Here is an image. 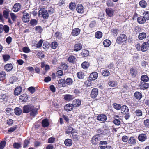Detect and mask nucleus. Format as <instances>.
I'll return each instance as SVG.
<instances>
[{
  "mask_svg": "<svg viewBox=\"0 0 149 149\" xmlns=\"http://www.w3.org/2000/svg\"><path fill=\"white\" fill-rule=\"evenodd\" d=\"M141 80L143 82H147L149 80L148 77L146 75H143L141 77Z\"/></svg>",
  "mask_w": 149,
  "mask_h": 149,
  "instance_id": "473e14b6",
  "label": "nucleus"
},
{
  "mask_svg": "<svg viewBox=\"0 0 149 149\" xmlns=\"http://www.w3.org/2000/svg\"><path fill=\"white\" fill-rule=\"evenodd\" d=\"M42 43L43 40H40L36 44V47L38 48L41 47L42 46Z\"/></svg>",
  "mask_w": 149,
  "mask_h": 149,
  "instance_id": "69168bd1",
  "label": "nucleus"
},
{
  "mask_svg": "<svg viewBox=\"0 0 149 149\" xmlns=\"http://www.w3.org/2000/svg\"><path fill=\"white\" fill-rule=\"evenodd\" d=\"M144 124L146 127H149V120H145L144 121Z\"/></svg>",
  "mask_w": 149,
  "mask_h": 149,
  "instance_id": "774afa93",
  "label": "nucleus"
},
{
  "mask_svg": "<svg viewBox=\"0 0 149 149\" xmlns=\"http://www.w3.org/2000/svg\"><path fill=\"white\" fill-rule=\"evenodd\" d=\"M15 114L17 115H20L22 113V109L19 107H16L14 109Z\"/></svg>",
  "mask_w": 149,
  "mask_h": 149,
  "instance_id": "a878e982",
  "label": "nucleus"
},
{
  "mask_svg": "<svg viewBox=\"0 0 149 149\" xmlns=\"http://www.w3.org/2000/svg\"><path fill=\"white\" fill-rule=\"evenodd\" d=\"M135 113L136 114V116H142V111L140 110H136L135 112Z\"/></svg>",
  "mask_w": 149,
  "mask_h": 149,
  "instance_id": "6e6d98bb",
  "label": "nucleus"
},
{
  "mask_svg": "<svg viewBox=\"0 0 149 149\" xmlns=\"http://www.w3.org/2000/svg\"><path fill=\"white\" fill-rule=\"evenodd\" d=\"M76 58L75 56H71L68 58V61L70 62H71L72 63H74Z\"/></svg>",
  "mask_w": 149,
  "mask_h": 149,
  "instance_id": "79ce46f5",
  "label": "nucleus"
},
{
  "mask_svg": "<svg viewBox=\"0 0 149 149\" xmlns=\"http://www.w3.org/2000/svg\"><path fill=\"white\" fill-rule=\"evenodd\" d=\"M9 13V12L6 10L4 11L3 13L4 17L6 19H7L8 17Z\"/></svg>",
  "mask_w": 149,
  "mask_h": 149,
  "instance_id": "13d9d810",
  "label": "nucleus"
},
{
  "mask_svg": "<svg viewBox=\"0 0 149 149\" xmlns=\"http://www.w3.org/2000/svg\"><path fill=\"white\" fill-rule=\"evenodd\" d=\"M77 75L79 79H83L84 77V74L81 72L77 73Z\"/></svg>",
  "mask_w": 149,
  "mask_h": 149,
  "instance_id": "3c124183",
  "label": "nucleus"
},
{
  "mask_svg": "<svg viewBox=\"0 0 149 149\" xmlns=\"http://www.w3.org/2000/svg\"><path fill=\"white\" fill-rule=\"evenodd\" d=\"M3 30H4L5 33H7L9 31V28L7 25H5L3 26Z\"/></svg>",
  "mask_w": 149,
  "mask_h": 149,
  "instance_id": "e2e57ef3",
  "label": "nucleus"
},
{
  "mask_svg": "<svg viewBox=\"0 0 149 149\" xmlns=\"http://www.w3.org/2000/svg\"><path fill=\"white\" fill-rule=\"evenodd\" d=\"M130 72L131 76L133 77H135L137 73L136 70L134 68H131L130 70Z\"/></svg>",
  "mask_w": 149,
  "mask_h": 149,
  "instance_id": "c85d7f7f",
  "label": "nucleus"
},
{
  "mask_svg": "<svg viewBox=\"0 0 149 149\" xmlns=\"http://www.w3.org/2000/svg\"><path fill=\"white\" fill-rule=\"evenodd\" d=\"M98 89L97 88H93L92 90L91 96L93 98H95L98 95Z\"/></svg>",
  "mask_w": 149,
  "mask_h": 149,
  "instance_id": "1a4fd4ad",
  "label": "nucleus"
},
{
  "mask_svg": "<svg viewBox=\"0 0 149 149\" xmlns=\"http://www.w3.org/2000/svg\"><path fill=\"white\" fill-rule=\"evenodd\" d=\"M108 84L110 86L112 87H116L117 86V82L113 81H111L109 82Z\"/></svg>",
  "mask_w": 149,
  "mask_h": 149,
  "instance_id": "49530a36",
  "label": "nucleus"
},
{
  "mask_svg": "<svg viewBox=\"0 0 149 149\" xmlns=\"http://www.w3.org/2000/svg\"><path fill=\"white\" fill-rule=\"evenodd\" d=\"M111 42L109 40H106L103 42V44L106 47H109L111 45Z\"/></svg>",
  "mask_w": 149,
  "mask_h": 149,
  "instance_id": "2f4dec72",
  "label": "nucleus"
},
{
  "mask_svg": "<svg viewBox=\"0 0 149 149\" xmlns=\"http://www.w3.org/2000/svg\"><path fill=\"white\" fill-rule=\"evenodd\" d=\"M65 81V84H67L68 85H70L72 84L73 83V81L71 78H68Z\"/></svg>",
  "mask_w": 149,
  "mask_h": 149,
  "instance_id": "58836bf2",
  "label": "nucleus"
},
{
  "mask_svg": "<svg viewBox=\"0 0 149 149\" xmlns=\"http://www.w3.org/2000/svg\"><path fill=\"white\" fill-rule=\"evenodd\" d=\"M72 141L70 139H66L64 141V144L68 146H70L72 144Z\"/></svg>",
  "mask_w": 149,
  "mask_h": 149,
  "instance_id": "cd10ccee",
  "label": "nucleus"
},
{
  "mask_svg": "<svg viewBox=\"0 0 149 149\" xmlns=\"http://www.w3.org/2000/svg\"><path fill=\"white\" fill-rule=\"evenodd\" d=\"M76 5L75 3H70L69 5V8L71 10H73L75 9Z\"/></svg>",
  "mask_w": 149,
  "mask_h": 149,
  "instance_id": "de8ad7c7",
  "label": "nucleus"
},
{
  "mask_svg": "<svg viewBox=\"0 0 149 149\" xmlns=\"http://www.w3.org/2000/svg\"><path fill=\"white\" fill-rule=\"evenodd\" d=\"M113 106L115 109L117 110L121 109L122 107L120 105L116 103L113 104Z\"/></svg>",
  "mask_w": 149,
  "mask_h": 149,
  "instance_id": "09e8293b",
  "label": "nucleus"
},
{
  "mask_svg": "<svg viewBox=\"0 0 149 149\" xmlns=\"http://www.w3.org/2000/svg\"><path fill=\"white\" fill-rule=\"evenodd\" d=\"M13 147L14 148L18 149L20 148L21 147V145L20 144L18 143L15 142L13 145Z\"/></svg>",
  "mask_w": 149,
  "mask_h": 149,
  "instance_id": "052dcab7",
  "label": "nucleus"
},
{
  "mask_svg": "<svg viewBox=\"0 0 149 149\" xmlns=\"http://www.w3.org/2000/svg\"><path fill=\"white\" fill-rule=\"evenodd\" d=\"M38 13L39 15H41L45 19H47L49 16L47 11L44 9L40 10Z\"/></svg>",
  "mask_w": 149,
  "mask_h": 149,
  "instance_id": "20e7f679",
  "label": "nucleus"
},
{
  "mask_svg": "<svg viewBox=\"0 0 149 149\" xmlns=\"http://www.w3.org/2000/svg\"><path fill=\"white\" fill-rule=\"evenodd\" d=\"M82 48V46L81 45L80 43H78L75 45L74 50L76 51H78L81 50Z\"/></svg>",
  "mask_w": 149,
  "mask_h": 149,
  "instance_id": "393cba45",
  "label": "nucleus"
},
{
  "mask_svg": "<svg viewBox=\"0 0 149 149\" xmlns=\"http://www.w3.org/2000/svg\"><path fill=\"white\" fill-rule=\"evenodd\" d=\"M146 20L143 16L139 17L137 19V21L138 23L140 24H142L146 22Z\"/></svg>",
  "mask_w": 149,
  "mask_h": 149,
  "instance_id": "b1692460",
  "label": "nucleus"
},
{
  "mask_svg": "<svg viewBox=\"0 0 149 149\" xmlns=\"http://www.w3.org/2000/svg\"><path fill=\"white\" fill-rule=\"evenodd\" d=\"M143 17L146 20L149 19V11H146L143 13Z\"/></svg>",
  "mask_w": 149,
  "mask_h": 149,
  "instance_id": "c9c22d12",
  "label": "nucleus"
},
{
  "mask_svg": "<svg viewBox=\"0 0 149 149\" xmlns=\"http://www.w3.org/2000/svg\"><path fill=\"white\" fill-rule=\"evenodd\" d=\"M42 125L44 127H47L48 126L49 123L47 119H44L42 121Z\"/></svg>",
  "mask_w": 149,
  "mask_h": 149,
  "instance_id": "c756f323",
  "label": "nucleus"
},
{
  "mask_svg": "<svg viewBox=\"0 0 149 149\" xmlns=\"http://www.w3.org/2000/svg\"><path fill=\"white\" fill-rule=\"evenodd\" d=\"M76 9L78 13H79L82 14L84 12L83 7L81 4L77 5Z\"/></svg>",
  "mask_w": 149,
  "mask_h": 149,
  "instance_id": "ddd939ff",
  "label": "nucleus"
},
{
  "mask_svg": "<svg viewBox=\"0 0 149 149\" xmlns=\"http://www.w3.org/2000/svg\"><path fill=\"white\" fill-rule=\"evenodd\" d=\"M107 130L106 129H104L103 130H102L101 129H99L97 130L98 133L102 134L103 135H105L106 134V132L107 131Z\"/></svg>",
  "mask_w": 149,
  "mask_h": 149,
  "instance_id": "603ef678",
  "label": "nucleus"
},
{
  "mask_svg": "<svg viewBox=\"0 0 149 149\" xmlns=\"http://www.w3.org/2000/svg\"><path fill=\"white\" fill-rule=\"evenodd\" d=\"M135 97L138 100H140L142 97V94L139 92H136L134 93Z\"/></svg>",
  "mask_w": 149,
  "mask_h": 149,
  "instance_id": "5701e85b",
  "label": "nucleus"
},
{
  "mask_svg": "<svg viewBox=\"0 0 149 149\" xmlns=\"http://www.w3.org/2000/svg\"><path fill=\"white\" fill-rule=\"evenodd\" d=\"M146 36V34L145 32L140 33L138 36L139 39L141 40L145 38Z\"/></svg>",
  "mask_w": 149,
  "mask_h": 149,
  "instance_id": "412c9836",
  "label": "nucleus"
},
{
  "mask_svg": "<svg viewBox=\"0 0 149 149\" xmlns=\"http://www.w3.org/2000/svg\"><path fill=\"white\" fill-rule=\"evenodd\" d=\"M23 17L22 20L24 22H27L29 20V16L28 13L26 12V11H24L22 13Z\"/></svg>",
  "mask_w": 149,
  "mask_h": 149,
  "instance_id": "39448f33",
  "label": "nucleus"
},
{
  "mask_svg": "<svg viewBox=\"0 0 149 149\" xmlns=\"http://www.w3.org/2000/svg\"><path fill=\"white\" fill-rule=\"evenodd\" d=\"M58 83L60 84V85H62V86L63 87L66 86L65 81L64 79H61L60 80L58 81Z\"/></svg>",
  "mask_w": 149,
  "mask_h": 149,
  "instance_id": "5fc2aeb1",
  "label": "nucleus"
},
{
  "mask_svg": "<svg viewBox=\"0 0 149 149\" xmlns=\"http://www.w3.org/2000/svg\"><path fill=\"white\" fill-rule=\"evenodd\" d=\"M10 16L13 21V22H15L17 17V16L15 14L13 13H10Z\"/></svg>",
  "mask_w": 149,
  "mask_h": 149,
  "instance_id": "a18cd8bd",
  "label": "nucleus"
},
{
  "mask_svg": "<svg viewBox=\"0 0 149 149\" xmlns=\"http://www.w3.org/2000/svg\"><path fill=\"white\" fill-rule=\"evenodd\" d=\"M22 91V88L21 87H17L15 89L14 95L16 96L19 95L21 94Z\"/></svg>",
  "mask_w": 149,
  "mask_h": 149,
  "instance_id": "f8f14e48",
  "label": "nucleus"
},
{
  "mask_svg": "<svg viewBox=\"0 0 149 149\" xmlns=\"http://www.w3.org/2000/svg\"><path fill=\"white\" fill-rule=\"evenodd\" d=\"M114 123L117 125H119L120 124V120L118 119H115L113 120Z\"/></svg>",
  "mask_w": 149,
  "mask_h": 149,
  "instance_id": "338daca9",
  "label": "nucleus"
},
{
  "mask_svg": "<svg viewBox=\"0 0 149 149\" xmlns=\"http://www.w3.org/2000/svg\"><path fill=\"white\" fill-rule=\"evenodd\" d=\"M23 112L24 113L30 112L31 116L34 117L37 113V109L33 105H25L23 107Z\"/></svg>",
  "mask_w": 149,
  "mask_h": 149,
  "instance_id": "f257e3e1",
  "label": "nucleus"
},
{
  "mask_svg": "<svg viewBox=\"0 0 149 149\" xmlns=\"http://www.w3.org/2000/svg\"><path fill=\"white\" fill-rule=\"evenodd\" d=\"M55 140V138L54 137H51L48 139V143H52L54 142Z\"/></svg>",
  "mask_w": 149,
  "mask_h": 149,
  "instance_id": "bf43d9fd",
  "label": "nucleus"
},
{
  "mask_svg": "<svg viewBox=\"0 0 149 149\" xmlns=\"http://www.w3.org/2000/svg\"><path fill=\"white\" fill-rule=\"evenodd\" d=\"M95 37L97 38H101L102 36V34L100 31H97L95 34Z\"/></svg>",
  "mask_w": 149,
  "mask_h": 149,
  "instance_id": "a19ab883",
  "label": "nucleus"
},
{
  "mask_svg": "<svg viewBox=\"0 0 149 149\" xmlns=\"http://www.w3.org/2000/svg\"><path fill=\"white\" fill-rule=\"evenodd\" d=\"M37 56L40 59H43L45 57L44 55L41 51H39L37 54Z\"/></svg>",
  "mask_w": 149,
  "mask_h": 149,
  "instance_id": "37998d69",
  "label": "nucleus"
},
{
  "mask_svg": "<svg viewBox=\"0 0 149 149\" xmlns=\"http://www.w3.org/2000/svg\"><path fill=\"white\" fill-rule=\"evenodd\" d=\"M80 31V30L79 28H75L72 30V34L74 36H77L79 34Z\"/></svg>",
  "mask_w": 149,
  "mask_h": 149,
  "instance_id": "f3484780",
  "label": "nucleus"
},
{
  "mask_svg": "<svg viewBox=\"0 0 149 149\" xmlns=\"http://www.w3.org/2000/svg\"><path fill=\"white\" fill-rule=\"evenodd\" d=\"M129 143L131 145H134L135 144L136 142L134 137H131L128 140Z\"/></svg>",
  "mask_w": 149,
  "mask_h": 149,
  "instance_id": "e433bc0d",
  "label": "nucleus"
},
{
  "mask_svg": "<svg viewBox=\"0 0 149 149\" xmlns=\"http://www.w3.org/2000/svg\"><path fill=\"white\" fill-rule=\"evenodd\" d=\"M97 120L100 121L104 123L105 122L107 119L106 116L104 114H99L97 117Z\"/></svg>",
  "mask_w": 149,
  "mask_h": 149,
  "instance_id": "0eeeda50",
  "label": "nucleus"
},
{
  "mask_svg": "<svg viewBox=\"0 0 149 149\" xmlns=\"http://www.w3.org/2000/svg\"><path fill=\"white\" fill-rule=\"evenodd\" d=\"M28 89L31 94H33L36 91L34 87H30Z\"/></svg>",
  "mask_w": 149,
  "mask_h": 149,
  "instance_id": "680f3d73",
  "label": "nucleus"
},
{
  "mask_svg": "<svg viewBox=\"0 0 149 149\" xmlns=\"http://www.w3.org/2000/svg\"><path fill=\"white\" fill-rule=\"evenodd\" d=\"M107 14L110 17H111L113 15L114 11L111 8H108L106 10Z\"/></svg>",
  "mask_w": 149,
  "mask_h": 149,
  "instance_id": "2eb2a0df",
  "label": "nucleus"
},
{
  "mask_svg": "<svg viewBox=\"0 0 149 149\" xmlns=\"http://www.w3.org/2000/svg\"><path fill=\"white\" fill-rule=\"evenodd\" d=\"M139 4L141 7L145 8L146 7L147 4L145 1L142 0L140 1Z\"/></svg>",
  "mask_w": 149,
  "mask_h": 149,
  "instance_id": "8fccbe9b",
  "label": "nucleus"
},
{
  "mask_svg": "<svg viewBox=\"0 0 149 149\" xmlns=\"http://www.w3.org/2000/svg\"><path fill=\"white\" fill-rule=\"evenodd\" d=\"M106 4L108 7H111L114 6V4L112 1L111 0H108Z\"/></svg>",
  "mask_w": 149,
  "mask_h": 149,
  "instance_id": "c03bdc74",
  "label": "nucleus"
},
{
  "mask_svg": "<svg viewBox=\"0 0 149 149\" xmlns=\"http://www.w3.org/2000/svg\"><path fill=\"white\" fill-rule=\"evenodd\" d=\"M101 72L102 75L104 76H108L110 74V72L109 71L106 70H103V69H101Z\"/></svg>",
  "mask_w": 149,
  "mask_h": 149,
  "instance_id": "7c9ffc66",
  "label": "nucleus"
},
{
  "mask_svg": "<svg viewBox=\"0 0 149 149\" xmlns=\"http://www.w3.org/2000/svg\"><path fill=\"white\" fill-rule=\"evenodd\" d=\"M27 97L26 94H23L20 97V99L22 101L25 102L27 100Z\"/></svg>",
  "mask_w": 149,
  "mask_h": 149,
  "instance_id": "ea45409f",
  "label": "nucleus"
},
{
  "mask_svg": "<svg viewBox=\"0 0 149 149\" xmlns=\"http://www.w3.org/2000/svg\"><path fill=\"white\" fill-rule=\"evenodd\" d=\"M21 5L19 3H16L14 5L13 8V10L15 12L19 11L21 9Z\"/></svg>",
  "mask_w": 149,
  "mask_h": 149,
  "instance_id": "9b49d317",
  "label": "nucleus"
},
{
  "mask_svg": "<svg viewBox=\"0 0 149 149\" xmlns=\"http://www.w3.org/2000/svg\"><path fill=\"white\" fill-rule=\"evenodd\" d=\"M75 132V129L70 126H68L67 127V129L66 130L65 133L68 134H72L73 138H74V136H75L76 138L77 139L78 138V136L77 135H74L73 134V133Z\"/></svg>",
  "mask_w": 149,
  "mask_h": 149,
  "instance_id": "7ed1b4c3",
  "label": "nucleus"
},
{
  "mask_svg": "<svg viewBox=\"0 0 149 149\" xmlns=\"http://www.w3.org/2000/svg\"><path fill=\"white\" fill-rule=\"evenodd\" d=\"M81 104V102L79 99L74 100L72 102V104L73 107H77L80 106Z\"/></svg>",
  "mask_w": 149,
  "mask_h": 149,
  "instance_id": "4468645a",
  "label": "nucleus"
},
{
  "mask_svg": "<svg viewBox=\"0 0 149 149\" xmlns=\"http://www.w3.org/2000/svg\"><path fill=\"white\" fill-rule=\"evenodd\" d=\"M140 86L143 89H146L148 88L149 84L146 82H141L140 83Z\"/></svg>",
  "mask_w": 149,
  "mask_h": 149,
  "instance_id": "4be33fe9",
  "label": "nucleus"
},
{
  "mask_svg": "<svg viewBox=\"0 0 149 149\" xmlns=\"http://www.w3.org/2000/svg\"><path fill=\"white\" fill-rule=\"evenodd\" d=\"M98 77V74L96 72L91 73L88 79L90 81L95 80Z\"/></svg>",
  "mask_w": 149,
  "mask_h": 149,
  "instance_id": "9d476101",
  "label": "nucleus"
},
{
  "mask_svg": "<svg viewBox=\"0 0 149 149\" xmlns=\"http://www.w3.org/2000/svg\"><path fill=\"white\" fill-rule=\"evenodd\" d=\"M81 65L83 69H87L88 68L89 65L88 62L84 61L82 63Z\"/></svg>",
  "mask_w": 149,
  "mask_h": 149,
  "instance_id": "72a5a7b5",
  "label": "nucleus"
},
{
  "mask_svg": "<svg viewBox=\"0 0 149 149\" xmlns=\"http://www.w3.org/2000/svg\"><path fill=\"white\" fill-rule=\"evenodd\" d=\"M58 43L56 42H52L50 44L51 47L53 49H56L58 46Z\"/></svg>",
  "mask_w": 149,
  "mask_h": 149,
  "instance_id": "4c0bfd02",
  "label": "nucleus"
},
{
  "mask_svg": "<svg viewBox=\"0 0 149 149\" xmlns=\"http://www.w3.org/2000/svg\"><path fill=\"white\" fill-rule=\"evenodd\" d=\"M6 75L4 72L2 71L0 72V81H2L5 79Z\"/></svg>",
  "mask_w": 149,
  "mask_h": 149,
  "instance_id": "f704fd0d",
  "label": "nucleus"
},
{
  "mask_svg": "<svg viewBox=\"0 0 149 149\" xmlns=\"http://www.w3.org/2000/svg\"><path fill=\"white\" fill-rule=\"evenodd\" d=\"M74 98V96L69 94L65 95L64 96L65 100L67 101H70L73 99Z\"/></svg>",
  "mask_w": 149,
  "mask_h": 149,
  "instance_id": "bb28decb",
  "label": "nucleus"
},
{
  "mask_svg": "<svg viewBox=\"0 0 149 149\" xmlns=\"http://www.w3.org/2000/svg\"><path fill=\"white\" fill-rule=\"evenodd\" d=\"M147 139L146 135L144 134H140L138 136V139L140 141L143 142L144 141Z\"/></svg>",
  "mask_w": 149,
  "mask_h": 149,
  "instance_id": "dca6fc26",
  "label": "nucleus"
},
{
  "mask_svg": "<svg viewBox=\"0 0 149 149\" xmlns=\"http://www.w3.org/2000/svg\"><path fill=\"white\" fill-rule=\"evenodd\" d=\"M127 40L126 35L125 34H121L119 37H117L116 41L118 44H124L126 42Z\"/></svg>",
  "mask_w": 149,
  "mask_h": 149,
  "instance_id": "f03ea898",
  "label": "nucleus"
},
{
  "mask_svg": "<svg viewBox=\"0 0 149 149\" xmlns=\"http://www.w3.org/2000/svg\"><path fill=\"white\" fill-rule=\"evenodd\" d=\"M135 32L136 33H138L141 31V28L138 26H136L134 29Z\"/></svg>",
  "mask_w": 149,
  "mask_h": 149,
  "instance_id": "864d4df0",
  "label": "nucleus"
},
{
  "mask_svg": "<svg viewBox=\"0 0 149 149\" xmlns=\"http://www.w3.org/2000/svg\"><path fill=\"white\" fill-rule=\"evenodd\" d=\"M6 142L4 141H2L0 143V149H3L5 146Z\"/></svg>",
  "mask_w": 149,
  "mask_h": 149,
  "instance_id": "0e129e2a",
  "label": "nucleus"
},
{
  "mask_svg": "<svg viewBox=\"0 0 149 149\" xmlns=\"http://www.w3.org/2000/svg\"><path fill=\"white\" fill-rule=\"evenodd\" d=\"M13 68V65L11 64H7L4 66L5 70L8 72L10 71Z\"/></svg>",
  "mask_w": 149,
  "mask_h": 149,
  "instance_id": "aec40b11",
  "label": "nucleus"
},
{
  "mask_svg": "<svg viewBox=\"0 0 149 149\" xmlns=\"http://www.w3.org/2000/svg\"><path fill=\"white\" fill-rule=\"evenodd\" d=\"M149 47V44L148 42L143 43L141 46V49L142 51L144 52L146 51Z\"/></svg>",
  "mask_w": 149,
  "mask_h": 149,
  "instance_id": "6e6552de",
  "label": "nucleus"
},
{
  "mask_svg": "<svg viewBox=\"0 0 149 149\" xmlns=\"http://www.w3.org/2000/svg\"><path fill=\"white\" fill-rule=\"evenodd\" d=\"M121 112L122 113L126 114L129 111L128 107L125 105H123L121 109Z\"/></svg>",
  "mask_w": 149,
  "mask_h": 149,
  "instance_id": "a211bd4d",
  "label": "nucleus"
},
{
  "mask_svg": "<svg viewBox=\"0 0 149 149\" xmlns=\"http://www.w3.org/2000/svg\"><path fill=\"white\" fill-rule=\"evenodd\" d=\"M22 50L24 52L26 53H28L30 51V49L26 47H23Z\"/></svg>",
  "mask_w": 149,
  "mask_h": 149,
  "instance_id": "4d7b16f0",
  "label": "nucleus"
},
{
  "mask_svg": "<svg viewBox=\"0 0 149 149\" xmlns=\"http://www.w3.org/2000/svg\"><path fill=\"white\" fill-rule=\"evenodd\" d=\"M100 140V138L99 135H95L92 138L91 142L93 144L96 145L99 143Z\"/></svg>",
  "mask_w": 149,
  "mask_h": 149,
  "instance_id": "423d86ee",
  "label": "nucleus"
},
{
  "mask_svg": "<svg viewBox=\"0 0 149 149\" xmlns=\"http://www.w3.org/2000/svg\"><path fill=\"white\" fill-rule=\"evenodd\" d=\"M73 105L72 104H69L65 106L64 109L65 110L68 111L72 110L73 109Z\"/></svg>",
  "mask_w": 149,
  "mask_h": 149,
  "instance_id": "6ab92c4d",
  "label": "nucleus"
}]
</instances>
